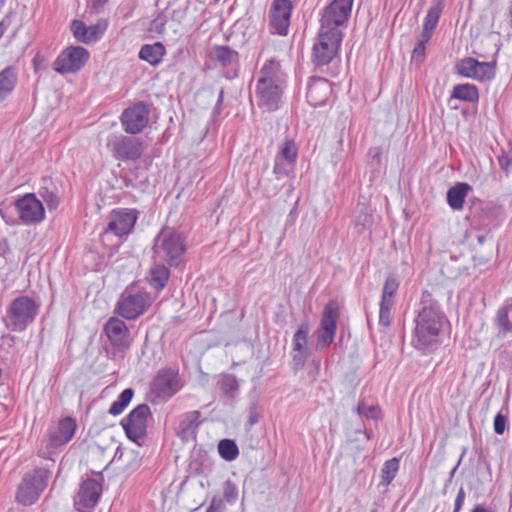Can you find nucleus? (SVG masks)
I'll list each match as a JSON object with an SVG mask.
<instances>
[{
    "mask_svg": "<svg viewBox=\"0 0 512 512\" xmlns=\"http://www.w3.org/2000/svg\"><path fill=\"white\" fill-rule=\"evenodd\" d=\"M291 0H273L270 8V25L274 32L286 36L288 34L291 12Z\"/></svg>",
    "mask_w": 512,
    "mask_h": 512,
    "instance_id": "nucleus-18",
    "label": "nucleus"
},
{
    "mask_svg": "<svg viewBox=\"0 0 512 512\" xmlns=\"http://www.w3.org/2000/svg\"><path fill=\"white\" fill-rule=\"evenodd\" d=\"M354 0H333L321 13L320 29L342 32L351 14Z\"/></svg>",
    "mask_w": 512,
    "mask_h": 512,
    "instance_id": "nucleus-8",
    "label": "nucleus"
},
{
    "mask_svg": "<svg viewBox=\"0 0 512 512\" xmlns=\"http://www.w3.org/2000/svg\"><path fill=\"white\" fill-rule=\"evenodd\" d=\"M139 212L136 209H113L107 217V227L102 235L112 233L115 236H128L138 219Z\"/></svg>",
    "mask_w": 512,
    "mask_h": 512,
    "instance_id": "nucleus-10",
    "label": "nucleus"
},
{
    "mask_svg": "<svg viewBox=\"0 0 512 512\" xmlns=\"http://www.w3.org/2000/svg\"><path fill=\"white\" fill-rule=\"evenodd\" d=\"M399 470V460L392 458L387 460L381 469V482L380 485L388 486L396 477Z\"/></svg>",
    "mask_w": 512,
    "mask_h": 512,
    "instance_id": "nucleus-36",
    "label": "nucleus"
},
{
    "mask_svg": "<svg viewBox=\"0 0 512 512\" xmlns=\"http://www.w3.org/2000/svg\"><path fill=\"white\" fill-rule=\"evenodd\" d=\"M102 492L101 484L94 479H86L80 486L74 500L78 512H90L98 503Z\"/></svg>",
    "mask_w": 512,
    "mask_h": 512,
    "instance_id": "nucleus-19",
    "label": "nucleus"
},
{
    "mask_svg": "<svg viewBox=\"0 0 512 512\" xmlns=\"http://www.w3.org/2000/svg\"><path fill=\"white\" fill-rule=\"evenodd\" d=\"M150 304L149 293L127 288L117 302L116 312L127 320H135L145 313Z\"/></svg>",
    "mask_w": 512,
    "mask_h": 512,
    "instance_id": "nucleus-7",
    "label": "nucleus"
},
{
    "mask_svg": "<svg viewBox=\"0 0 512 512\" xmlns=\"http://www.w3.org/2000/svg\"><path fill=\"white\" fill-rule=\"evenodd\" d=\"M41 303L27 295L14 298L6 308L2 322L10 332L21 333L32 325L39 315Z\"/></svg>",
    "mask_w": 512,
    "mask_h": 512,
    "instance_id": "nucleus-3",
    "label": "nucleus"
},
{
    "mask_svg": "<svg viewBox=\"0 0 512 512\" xmlns=\"http://www.w3.org/2000/svg\"><path fill=\"white\" fill-rule=\"evenodd\" d=\"M154 255L170 267H177L182 262L186 246L182 235L171 229H162L154 239Z\"/></svg>",
    "mask_w": 512,
    "mask_h": 512,
    "instance_id": "nucleus-4",
    "label": "nucleus"
},
{
    "mask_svg": "<svg viewBox=\"0 0 512 512\" xmlns=\"http://www.w3.org/2000/svg\"><path fill=\"white\" fill-rule=\"evenodd\" d=\"M457 71L463 77L480 81L494 76V68L489 62H480L471 57L462 59L457 64Z\"/></svg>",
    "mask_w": 512,
    "mask_h": 512,
    "instance_id": "nucleus-21",
    "label": "nucleus"
},
{
    "mask_svg": "<svg viewBox=\"0 0 512 512\" xmlns=\"http://www.w3.org/2000/svg\"><path fill=\"white\" fill-rule=\"evenodd\" d=\"M17 80V69L14 66H8L0 72V102L14 90Z\"/></svg>",
    "mask_w": 512,
    "mask_h": 512,
    "instance_id": "nucleus-30",
    "label": "nucleus"
},
{
    "mask_svg": "<svg viewBox=\"0 0 512 512\" xmlns=\"http://www.w3.org/2000/svg\"><path fill=\"white\" fill-rule=\"evenodd\" d=\"M495 323L498 328V337L503 338L512 332V298L507 299L497 311Z\"/></svg>",
    "mask_w": 512,
    "mask_h": 512,
    "instance_id": "nucleus-26",
    "label": "nucleus"
},
{
    "mask_svg": "<svg viewBox=\"0 0 512 512\" xmlns=\"http://www.w3.org/2000/svg\"><path fill=\"white\" fill-rule=\"evenodd\" d=\"M181 388L179 374L172 368L158 371L152 382L151 390L160 398H170Z\"/></svg>",
    "mask_w": 512,
    "mask_h": 512,
    "instance_id": "nucleus-17",
    "label": "nucleus"
},
{
    "mask_svg": "<svg viewBox=\"0 0 512 512\" xmlns=\"http://www.w3.org/2000/svg\"><path fill=\"white\" fill-rule=\"evenodd\" d=\"M218 452L226 461H232L237 458L239 449L233 440L224 439L218 444Z\"/></svg>",
    "mask_w": 512,
    "mask_h": 512,
    "instance_id": "nucleus-38",
    "label": "nucleus"
},
{
    "mask_svg": "<svg viewBox=\"0 0 512 512\" xmlns=\"http://www.w3.org/2000/svg\"><path fill=\"white\" fill-rule=\"evenodd\" d=\"M103 331L112 347L111 351H107L109 357L112 359L123 357L131 344L130 332L124 321L111 317L105 323Z\"/></svg>",
    "mask_w": 512,
    "mask_h": 512,
    "instance_id": "nucleus-9",
    "label": "nucleus"
},
{
    "mask_svg": "<svg viewBox=\"0 0 512 512\" xmlns=\"http://www.w3.org/2000/svg\"><path fill=\"white\" fill-rule=\"evenodd\" d=\"M444 5V0H436L427 11L422 27L434 32L444 9Z\"/></svg>",
    "mask_w": 512,
    "mask_h": 512,
    "instance_id": "nucleus-33",
    "label": "nucleus"
},
{
    "mask_svg": "<svg viewBox=\"0 0 512 512\" xmlns=\"http://www.w3.org/2000/svg\"><path fill=\"white\" fill-rule=\"evenodd\" d=\"M223 96H224V93H223V90H221V91H220V93H219L218 99H217V103H216V107H215V109H217L218 107H220V105L222 104V102H223Z\"/></svg>",
    "mask_w": 512,
    "mask_h": 512,
    "instance_id": "nucleus-54",
    "label": "nucleus"
},
{
    "mask_svg": "<svg viewBox=\"0 0 512 512\" xmlns=\"http://www.w3.org/2000/svg\"><path fill=\"white\" fill-rule=\"evenodd\" d=\"M343 40V32H330L319 28L312 47L311 60L317 66H325L337 56Z\"/></svg>",
    "mask_w": 512,
    "mask_h": 512,
    "instance_id": "nucleus-5",
    "label": "nucleus"
},
{
    "mask_svg": "<svg viewBox=\"0 0 512 512\" xmlns=\"http://www.w3.org/2000/svg\"><path fill=\"white\" fill-rule=\"evenodd\" d=\"M50 472L38 468L26 473L18 486L16 500L23 505L35 503L46 489Z\"/></svg>",
    "mask_w": 512,
    "mask_h": 512,
    "instance_id": "nucleus-6",
    "label": "nucleus"
},
{
    "mask_svg": "<svg viewBox=\"0 0 512 512\" xmlns=\"http://www.w3.org/2000/svg\"><path fill=\"white\" fill-rule=\"evenodd\" d=\"M224 504L221 499L213 498L206 512H223Z\"/></svg>",
    "mask_w": 512,
    "mask_h": 512,
    "instance_id": "nucleus-49",
    "label": "nucleus"
},
{
    "mask_svg": "<svg viewBox=\"0 0 512 512\" xmlns=\"http://www.w3.org/2000/svg\"><path fill=\"white\" fill-rule=\"evenodd\" d=\"M108 146H111L115 157L123 161H134L141 158L144 150L141 139L124 135H111L108 139Z\"/></svg>",
    "mask_w": 512,
    "mask_h": 512,
    "instance_id": "nucleus-14",
    "label": "nucleus"
},
{
    "mask_svg": "<svg viewBox=\"0 0 512 512\" xmlns=\"http://www.w3.org/2000/svg\"><path fill=\"white\" fill-rule=\"evenodd\" d=\"M332 83L325 78H310L307 85L306 98L313 107H322L327 104L332 96Z\"/></svg>",
    "mask_w": 512,
    "mask_h": 512,
    "instance_id": "nucleus-20",
    "label": "nucleus"
},
{
    "mask_svg": "<svg viewBox=\"0 0 512 512\" xmlns=\"http://www.w3.org/2000/svg\"><path fill=\"white\" fill-rule=\"evenodd\" d=\"M89 56L88 50L81 46L67 47L54 61V70L60 74L76 73L84 67Z\"/></svg>",
    "mask_w": 512,
    "mask_h": 512,
    "instance_id": "nucleus-11",
    "label": "nucleus"
},
{
    "mask_svg": "<svg viewBox=\"0 0 512 512\" xmlns=\"http://www.w3.org/2000/svg\"><path fill=\"white\" fill-rule=\"evenodd\" d=\"M465 501V491L461 487L456 495L453 512H460Z\"/></svg>",
    "mask_w": 512,
    "mask_h": 512,
    "instance_id": "nucleus-48",
    "label": "nucleus"
},
{
    "mask_svg": "<svg viewBox=\"0 0 512 512\" xmlns=\"http://www.w3.org/2000/svg\"><path fill=\"white\" fill-rule=\"evenodd\" d=\"M224 499L230 504H234L238 499V488L230 480L224 483Z\"/></svg>",
    "mask_w": 512,
    "mask_h": 512,
    "instance_id": "nucleus-44",
    "label": "nucleus"
},
{
    "mask_svg": "<svg viewBox=\"0 0 512 512\" xmlns=\"http://www.w3.org/2000/svg\"><path fill=\"white\" fill-rule=\"evenodd\" d=\"M311 365L313 366V371L310 374V378L312 381H315L320 370V361L319 360H312Z\"/></svg>",
    "mask_w": 512,
    "mask_h": 512,
    "instance_id": "nucleus-52",
    "label": "nucleus"
},
{
    "mask_svg": "<svg viewBox=\"0 0 512 512\" xmlns=\"http://www.w3.org/2000/svg\"><path fill=\"white\" fill-rule=\"evenodd\" d=\"M298 157V148L293 140H286L279 153L275 158H280L282 161H287L289 164L295 165Z\"/></svg>",
    "mask_w": 512,
    "mask_h": 512,
    "instance_id": "nucleus-37",
    "label": "nucleus"
},
{
    "mask_svg": "<svg viewBox=\"0 0 512 512\" xmlns=\"http://www.w3.org/2000/svg\"><path fill=\"white\" fill-rule=\"evenodd\" d=\"M210 55L221 67L234 69L238 66V52L231 49L229 46H215Z\"/></svg>",
    "mask_w": 512,
    "mask_h": 512,
    "instance_id": "nucleus-25",
    "label": "nucleus"
},
{
    "mask_svg": "<svg viewBox=\"0 0 512 512\" xmlns=\"http://www.w3.org/2000/svg\"><path fill=\"white\" fill-rule=\"evenodd\" d=\"M134 395V391L131 388L123 390L117 399L111 404L108 412L113 416L120 415L125 408L129 405Z\"/></svg>",
    "mask_w": 512,
    "mask_h": 512,
    "instance_id": "nucleus-35",
    "label": "nucleus"
},
{
    "mask_svg": "<svg viewBox=\"0 0 512 512\" xmlns=\"http://www.w3.org/2000/svg\"><path fill=\"white\" fill-rule=\"evenodd\" d=\"M41 196L50 209H54L58 206L59 198L54 192L45 189V191L41 193Z\"/></svg>",
    "mask_w": 512,
    "mask_h": 512,
    "instance_id": "nucleus-46",
    "label": "nucleus"
},
{
    "mask_svg": "<svg viewBox=\"0 0 512 512\" xmlns=\"http://www.w3.org/2000/svg\"><path fill=\"white\" fill-rule=\"evenodd\" d=\"M414 322L412 346L422 353H429L435 350L447 319L440 305L427 291H424L421 295L419 309L417 310Z\"/></svg>",
    "mask_w": 512,
    "mask_h": 512,
    "instance_id": "nucleus-1",
    "label": "nucleus"
},
{
    "mask_svg": "<svg viewBox=\"0 0 512 512\" xmlns=\"http://www.w3.org/2000/svg\"><path fill=\"white\" fill-rule=\"evenodd\" d=\"M398 288H399L398 279L393 275L388 276L385 280V283H384V286L382 289L381 301L395 303L394 298L396 296Z\"/></svg>",
    "mask_w": 512,
    "mask_h": 512,
    "instance_id": "nucleus-39",
    "label": "nucleus"
},
{
    "mask_svg": "<svg viewBox=\"0 0 512 512\" xmlns=\"http://www.w3.org/2000/svg\"><path fill=\"white\" fill-rule=\"evenodd\" d=\"M451 97L461 101L474 103L478 101L479 93L475 85L466 83L454 86Z\"/></svg>",
    "mask_w": 512,
    "mask_h": 512,
    "instance_id": "nucleus-32",
    "label": "nucleus"
},
{
    "mask_svg": "<svg viewBox=\"0 0 512 512\" xmlns=\"http://www.w3.org/2000/svg\"><path fill=\"white\" fill-rule=\"evenodd\" d=\"M432 35H433V31L422 27V31L418 37L417 43L426 45V43H428L429 40L431 39Z\"/></svg>",
    "mask_w": 512,
    "mask_h": 512,
    "instance_id": "nucleus-50",
    "label": "nucleus"
},
{
    "mask_svg": "<svg viewBox=\"0 0 512 512\" xmlns=\"http://www.w3.org/2000/svg\"><path fill=\"white\" fill-rule=\"evenodd\" d=\"M338 318L339 311L337 303L331 301L324 308L320 322V327L317 330V349H323L325 347L330 346L333 343Z\"/></svg>",
    "mask_w": 512,
    "mask_h": 512,
    "instance_id": "nucleus-15",
    "label": "nucleus"
},
{
    "mask_svg": "<svg viewBox=\"0 0 512 512\" xmlns=\"http://www.w3.org/2000/svg\"><path fill=\"white\" fill-rule=\"evenodd\" d=\"M107 25L105 23H97L94 25L87 26L83 21L74 20L72 22V32L77 41L90 44L99 40Z\"/></svg>",
    "mask_w": 512,
    "mask_h": 512,
    "instance_id": "nucleus-23",
    "label": "nucleus"
},
{
    "mask_svg": "<svg viewBox=\"0 0 512 512\" xmlns=\"http://www.w3.org/2000/svg\"><path fill=\"white\" fill-rule=\"evenodd\" d=\"M309 328L307 324H302L293 336L292 340V368L298 371L303 368L309 356L308 347Z\"/></svg>",
    "mask_w": 512,
    "mask_h": 512,
    "instance_id": "nucleus-22",
    "label": "nucleus"
},
{
    "mask_svg": "<svg viewBox=\"0 0 512 512\" xmlns=\"http://www.w3.org/2000/svg\"><path fill=\"white\" fill-rule=\"evenodd\" d=\"M107 3V0H91V8L96 12L99 13Z\"/></svg>",
    "mask_w": 512,
    "mask_h": 512,
    "instance_id": "nucleus-51",
    "label": "nucleus"
},
{
    "mask_svg": "<svg viewBox=\"0 0 512 512\" xmlns=\"http://www.w3.org/2000/svg\"><path fill=\"white\" fill-rule=\"evenodd\" d=\"M165 52V47L161 42L145 44L139 51V58L152 66H157L161 63Z\"/></svg>",
    "mask_w": 512,
    "mask_h": 512,
    "instance_id": "nucleus-28",
    "label": "nucleus"
},
{
    "mask_svg": "<svg viewBox=\"0 0 512 512\" xmlns=\"http://www.w3.org/2000/svg\"><path fill=\"white\" fill-rule=\"evenodd\" d=\"M120 120L126 133L138 134L149 122V107L144 102H137L122 112Z\"/></svg>",
    "mask_w": 512,
    "mask_h": 512,
    "instance_id": "nucleus-16",
    "label": "nucleus"
},
{
    "mask_svg": "<svg viewBox=\"0 0 512 512\" xmlns=\"http://www.w3.org/2000/svg\"><path fill=\"white\" fill-rule=\"evenodd\" d=\"M257 422H258V415H257V412H256V406L253 405L250 408L249 423H250V425H254Z\"/></svg>",
    "mask_w": 512,
    "mask_h": 512,
    "instance_id": "nucleus-53",
    "label": "nucleus"
},
{
    "mask_svg": "<svg viewBox=\"0 0 512 512\" xmlns=\"http://www.w3.org/2000/svg\"><path fill=\"white\" fill-rule=\"evenodd\" d=\"M77 429L76 421L71 417L59 421L57 428L49 434L48 445L57 448L67 444L74 436Z\"/></svg>",
    "mask_w": 512,
    "mask_h": 512,
    "instance_id": "nucleus-24",
    "label": "nucleus"
},
{
    "mask_svg": "<svg viewBox=\"0 0 512 512\" xmlns=\"http://www.w3.org/2000/svg\"><path fill=\"white\" fill-rule=\"evenodd\" d=\"M287 86V74L275 59L265 61L257 74L255 98L257 105L267 111H276L282 103Z\"/></svg>",
    "mask_w": 512,
    "mask_h": 512,
    "instance_id": "nucleus-2",
    "label": "nucleus"
},
{
    "mask_svg": "<svg viewBox=\"0 0 512 512\" xmlns=\"http://www.w3.org/2000/svg\"><path fill=\"white\" fill-rule=\"evenodd\" d=\"M170 277L169 269L163 264H154L148 273L147 280L156 290H162Z\"/></svg>",
    "mask_w": 512,
    "mask_h": 512,
    "instance_id": "nucleus-31",
    "label": "nucleus"
},
{
    "mask_svg": "<svg viewBox=\"0 0 512 512\" xmlns=\"http://www.w3.org/2000/svg\"><path fill=\"white\" fill-rule=\"evenodd\" d=\"M294 165L289 164L287 161H282L280 158H275L273 174L277 180L288 179L293 176Z\"/></svg>",
    "mask_w": 512,
    "mask_h": 512,
    "instance_id": "nucleus-40",
    "label": "nucleus"
},
{
    "mask_svg": "<svg viewBox=\"0 0 512 512\" xmlns=\"http://www.w3.org/2000/svg\"><path fill=\"white\" fill-rule=\"evenodd\" d=\"M357 413L366 418L377 419L379 417L380 410L376 406L359 403L357 406Z\"/></svg>",
    "mask_w": 512,
    "mask_h": 512,
    "instance_id": "nucleus-43",
    "label": "nucleus"
},
{
    "mask_svg": "<svg viewBox=\"0 0 512 512\" xmlns=\"http://www.w3.org/2000/svg\"><path fill=\"white\" fill-rule=\"evenodd\" d=\"M20 221L25 225H35L45 219L43 203L33 193H27L14 203Z\"/></svg>",
    "mask_w": 512,
    "mask_h": 512,
    "instance_id": "nucleus-12",
    "label": "nucleus"
},
{
    "mask_svg": "<svg viewBox=\"0 0 512 512\" xmlns=\"http://www.w3.org/2000/svg\"><path fill=\"white\" fill-rule=\"evenodd\" d=\"M507 418L501 412H499L493 421L494 432L498 435H502L506 429Z\"/></svg>",
    "mask_w": 512,
    "mask_h": 512,
    "instance_id": "nucleus-45",
    "label": "nucleus"
},
{
    "mask_svg": "<svg viewBox=\"0 0 512 512\" xmlns=\"http://www.w3.org/2000/svg\"><path fill=\"white\" fill-rule=\"evenodd\" d=\"M470 189V185L464 182L457 183L449 188L447 191V203L450 208L453 210H461Z\"/></svg>",
    "mask_w": 512,
    "mask_h": 512,
    "instance_id": "nucleus-27",
    "label": "nucleus"
},
{
    "mask_svg": "<svg viewBox=\"0 0 512 512\" xmlns=\"http://www.w3.org/2000/svg\"><path fill=\"white\" fill-rule=\"evenodd\" d=\"M426 45L417 43L412 51L411 59L413 62L422 63L425 57Z\"/></svg>",
    "mask_w": 512,
    "mask_h": 512,
    "instance_id": "nucleus-47",
    "label": "nucleus"
},
{
    "mask_svg": "<svg viewBox=\"0 0 512 512\" xmlns=\"http://www.w3.org/2000/svg\"><path fill=\"white\" fill-rule=\"evenodd\" d=\"M217 385L220 391L229 398H234L239 389L237 378L233 374H221Z\"/></svg>",
    "mask_w": 512,
    "mask_h": 512,
    "instance_id": "nucleus-34",
    "label": "nucleus"
},
{
    "mask_svg": "<svg viewBox=\"0 0 512 512\" xmlns=\"http://www.w3.org/2000/svg\"><path fill=\"white\" fill-rule=\"evenodd\" d=\"M508 17L510 19V23L512 25V1L510 2L509 9H508Z\"/></svg>",
    "mask_w": 512,
    "mask_h": 512,
    "instance_id": "nucleus-55",
    "label": "nucleus"
},
{
    "mask_svg": "<svg viewBox=\"0 0 512 512\" xmlns=\"http://www.w3.org/2000/svg\"><path fill=\"white\" fill-rule=\"evenodd\" d=\"M151 415L147 404H139L125 418L121 425L127 437L133 442H138L147 433V418Z\"/></svg>",
    "mask_w": 512,
    "mask_h": 512,
    "instance_id": "nucleus-13",
    "label": "nucleus"
},
{
    "mask_svg": "<svg viewBox=\"0 0 512 512\" xmlns=\"http://www.w3.org/2000/svg\"><path fill=\"white\" fill-rule=\"evenodd\" d=\"M394 306L392 302L380 301L379 324L387 327L391 323V310Z\"/></svg>",
    "mask_w": 512,
    "mask_h": 512,
    "instance_id": "nucleus-42",
    "label": "nucleus"
},
{
    "mask_svg": "<svg viewBox=\"0 0 512 512\" xmlns=\"http://www.w3.org/2000/svg\"><path fill=\"white\" fill-rule=\"evenodd\" d=\"M373 223L372 214L367 210V208L362 205L359 208L358 214L355 218V227L359 232H362L366 229H369Z\"/></svg>",
    "mask_w": 512,
    "mask_h": 512,
    "instance_id": "nucleus-41",
    "label": "nucleus"
},
{
    "mask_svg": "<svg viewBox=\"0 0 512 512\" xmlns=\"http://www.w3.org/2000/svg\"><path fill=\"white\" fill-rule=\"evenodd\" d=\"M200 413L198 411H190L184 414L178 424L177 433L182 439H189L195 433L199 424Z\"/></svg>",
    "mask_w": 512,
    "mask_h": 512,
    "instance_id": "nucleus-29",
    "label": "nucleus"
}]
</instances>
